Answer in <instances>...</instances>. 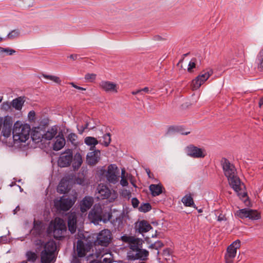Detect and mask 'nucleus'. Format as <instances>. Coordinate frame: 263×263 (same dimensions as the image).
<instances>
[{"instance_id":"nucleus-1","label":"nucleus","mask_w":263,"mask_h":263,"mask_svg":"<svg viewBox=\"0 0 263 263\" xmlns=\"http://www.w3.org/2000/svg\"><path fill=\"white\" fill-rule=\"evenodd\" d=\"M220 162L223 173L227 178L230 185L236 193H238L241 190V183L237 175L235 166L225 158H222Z\"/></svg>"},{"instance_id":"nucleus-2","label":"nucleus","mask_w":263,"mask_h":263,"mask_svg":"<svg viewBox=\"0 0 263 263\" xmlns=\"http://www.w3.org/2000/svg\"><path fill=\"white\" fill-rule=\"evenodd\" d=\"M30 127L28 124L16 122L12 130L13 138L15 142H25L29 139Z\"/></svg>"},{"instance_id":"nucleus-3","label":"nucleus","mask_w":263,"mask_h":263,"mask_svg":"<svg viewBox=\"0 0 263 263\" xmlns=\"http://www.w3.org/2000/svg\"><path fill=\"white\" fill-rule=\"evenodd\" d=\"M56 249L57 246L54 241L50 240L45 243L41 252V262L54 263L55 261L54 253Z\"/></svg>"},{"instance_id":"nucleus-4","label":"nucleus","mask_w":263,"mask_h":263,"mask_svg":"<svg viewBox=\"0 0 263 263\" xmlns=\"http://www.w3.org/2000/svg\"><path fill=\"white\" fill-rule=\"evenodd\" d=\"M50 227L52 229L54 237L57 239L63 237L66 231V227L64 220L60 218H56L51 221Z\"/></svg>"},{"instance_id":"nucleus-5","label":"nucleus","mask_w":263,"mask_h":263,"mask_svg":"<svg viewBox=\"0 0 263 263\" xmlns=\"http://www.w3.org/2000/svg\"><path fill=\"white\" fill-rule=\"evenodd\" d=\"M77 194H74L72 197H61L59 199L54 200V206L58 210L63 211L69 210L74 204L77 200Z\"/></svg>"},{"instance_id":"nucleus-6","label":"nucleus","mask_w":263,"mask_h":263,"mask_svg":"<svg viewBox=\"0 0 263 263\" xmlns=\"http://www.w3.org/2000/svg\"><path fill=\"white\" fill-rule=\"evenodd\" d=\"M107 214L108 219H109V214L104 213L101 206L100 204H95L93 209L88 214L89 219L95 224H98L99 222L103 220L105 221L106 215Z\"/></svg>"},{"instance_id":"nucleus-7","label":"nucleus","mask_w":263,"mask_h":263,"mask_svg":"<svg viewBox=\"0 0 263 263\" xmlns=\"http://www.w3.org/2000/svg\"><path fill=\"white\" fill-rule=\"evenodd\" d=\"M213 74L211 68H206L202 70L200 73L192 81L191 87L193 90H197Z\"/></svg>"},{"instance_id":"nucleus-8","label":"nucleus","mask_w":263,"mask_h":263,"mask_svg":"<svg viewBox=\"0 0 263 263\" xmlns=\"http://www.w3.org/2000/svg\"><path fill=\"white\" fill-rule=\"evenodd\" d=\"M186 155L193 158H203L206 155V152L204 148L199 147L193 144H190L185 148Z\"/></svg>"},{"instance_id":"nucleus-9","label":"nucleus","mask_w":263,"mask_h":263,"mask_svg":"<svg viewBox=\"0 0 263 263\" xmlns=\"http://www.w3.org/2000/svg\"><path fill=\"white\" fill-rule=\"evenodd\" d=\"M240 246V241L237 240L228 247L227 253L225 254L226 263H233L234 259L236 255L237 250L239 248Z\"/></svg>"},{"instance_id":"nucleus-10","label":"nucleus","mask_w":263,"mask_h":263,"mask_svg":"<svg viewBox=\"0 0 263 263\" xmlns=\"http://www.w3.org/2000/svg\"><path fill=\"white\" fill-rule=\"evenodd\" d=\"M119 173L116 164H110L107 167L105 174L107 180L111 183L116 184L119 181Z\"/></svg>"},{"instance_id":"nucleus-11","label":"nucleus","mask_w":263,"mask_h":263,"mask_svg":"<svg viewBox=\"0 0 263 263\" xmlns=\"http://www.w3.org/2000/svg\"><path fill=\"white\" fill-rule=\"evenodd\" d=\"M122 240L123 242L129 245V247L133 252H136L142 248L143 241L141 239L136 238L134 236H123Z\"/></svg>"},{"instance_id":"nucleus-12","label":"nucleus","mask_w":263,"mask_h":263,"mask_svg":"<svg viewBox=\"0 0 263 263\" xmlns=\"http://www.w3.org/2000/svg\"><path fill=\"white\" fill-rule=\"evenodd\" d=\"M111 238V234L109 230L104 229L98 235L96 242L102 246H107Z\"/></svg>"},{"instance_id":"nucleus-13","label":"nucleus","mask_w":263,"mask_h":263,"mask_svg":"<svg viewBox=\"0 0 263 263\" xmlns=\"http://www.w3.org/2000/svg\"><path fill=\"white\" fill-rule=\"evenodd\" d=\"M72 159V151L68 149L60 155L58 161V164L60 167H67L70 164Z\"/></svg>"},{"instance_id":"nucleus-14","label":"nucleus","mask_w":263,"mask_h":263,"mask_svg":"<svg viewBox=\"0 0 263 263\" xmlns=\"http://www.w3.org/2000/svg\"><path fill=\"white\" fill-rule=\"evenodd\" d=\"M99 87L106 92L117 93L118 92V85L109 81H102L99 83Z\"/></svg>"},{"instance_id":"nucleus-15","label":"nucleus","mask_w":263,"mask_h":263,"mask_svg":"<svg viewBox=\"0 0 263 263\" xmlns=\"http://www.w3.org/2000/svg\"><path fill=\"white\" fill-rule=\"evenodd\" d=\"M148 255V252L146 250H141V248L135 253L132 251L127 253V258L129 260H134L136 259L145 260Z\"/></svg>"},{"instance_id":"nucleus-16","label":"nucleus","mask_w":263,"mask_h":263,"mask_svg":"<svg viewBox=\"0 0 263 263\" xmlns=\"http://www.w3.org/2000/svg\"><path fill=\"white\" fill-rule=\"evenodd\" d=\"M135 230L139 233H146L152 229L151 224L146 221L143 220L139 221L135 223Z\"/></svg>"},{"instance_id":"nucleus-17","label":"nucleus","mask_w":263,"mask_h":263,"mask_svg":"<svg viewBox=\"0 0 263 263\" xmlns=\"http://www.w3.org/2000/svg\"><path fill=\"white\" fill-rule=\"evenodd\" d=\"M97 191L99 195L98 198L101 199L108 198L111 194L109 189L106 185L103 184H99L97 187Z\"/></svg>"},{"instance_id":"nucleus-18","label":"nucleus","mask_w":263,"mask_h":263,"mask_svg":"<svg viewBox=\"0 0 263 263\" xmlns=\"http://www.w3.org/2000/svg\"><path fill=\"white\" fill-rule=\"evenodd\" d=\"M77 215L75 212L71 213L68 216V226L71 233H74L77 229Z\"/></svg>"},{"instance_id":"nucleus-19","label":"nucleus","mask_w":263,"mask_h":263,"mask_svg":"<svg viewBox=\"0 0 263 263\" xmlns=\"http://www.w3.org/2000/svg\"><path fill=\"white\" fill-rule=\"evenodd\" d=\"M93 203V199L91 197H85L80 203L81 211L83 213L86 212L90 208Z\"/></svg>"},{"instance_id":"nucleus-20","label":"nucleus","mask_w":263,"mask_h":263,"mask_svg":"<svg viewBox=\"0 0 263 263\" xmlns=\"http://www.w3.org/2000/svg\"><path fill=\"white\" fill-rule=\"evenodd\" d=\"M100 151H93L88 153L86 157L87 163L89 165L96 164L100 158Z\"/></svg>"},{"instance_id":"nucleus-21","label":"nucleus","mask_w":263,"mask_h":263,"mask_svg":"<svg viewBox=\"0 0 263 263\" xmlns=\"http://www.w3.org/2000/svg\"><path fill=\"white\" fill-rule=\"evenodd\" d=\"M65 144V140L63 136H58L55 138V141L53 144V148L54 151L61 149Z\"/></svg>"},{"instance_id":"nucleus-22","label":"nucleus","mask_w":263,"mask_h":263,"mask_svg":"<svg viewBox=\"0 0 263 263\" xmlns=\"http://www.w3.org/2000/svg\"><path fill=\"white\" fill-rule=\"evenodd\" d=\"M149 190L153 196H157L160 195L162 193L163 189L161 184H151L149 187Z\"/></svg>"},{"instance_id":"nucleus-23","label":"nucleus","mask_w":263,"mask_h":263,"mask_svg":"<svg viewBox=\"0 0 263 263\" xmlns=\"http://www.w3.org/2000/svg\"><path fill=\"white\" fill-rule=\"evenodd\" d=\"M168 132L170 133H178L184 135H187L190 133V131H185L183 127L181 126H171L168 128Z\"/></svg>"},{"instance_id":"nucleus-24","label":"nucleus","mask_w":263,"mask_h":263,"mask_svg":"<svg viewBox=\"0 0 263 263\" xmlns=\"http://www.w3.org/2000/svg\"><path fill=\"white\" fill-rule=\"evenodd\" d=\"M77 251L79 257H84L86 254V250L83 242L78 240L77 243Z\"/></svg>"},{"instance_id":"nucleus-25","label":"nucleus","mask_w":263,"mask_h":263,"mask_svg":"<svg viewBox=\"0 0 263 263\" xmlns=\"http://www.w3.org/2000/svg\"><path fill=\"white\" fill-rule=\"evenodd\" d=\"M57 134V128L55 127H52L49 129L44 135L42 138L45 139L50 140L52 139Z\"/></svg>"},{"instance_id":"nucleus-26","label":"nucleus","mask_w":263,"mask_h":263,"mask_svg":"<svg viewBox=\"0 0 263 263\" xmlns=\"http://www.w3.org/2000/svg\"><path fill=\"white\" fill-rule=\"evenodd\" d=\"M182 202L185 206H193L194 203L193 197L191 194L186 195L182 199Z\"/></svg>"},{"instance_id":"nucleus-27","label":"nucleus","mask_w":263,"mask_h":263,"mask_svg":"<svg viewBox=\"0 0 263 263\" xmlns=\"http://www.w3.org/2000/svg\"><path fill=\"white\" fill-rule=\"evenodd\" d=\"M82 163V159L80 154H77L74 156L72 161V167L74 170H78Z\"/></svg>"},{"instance_id":"nucleus-28","label":"nucleus","mask_w":263,"mask_h":263,"mask_svg":"<svg viewBox=\"0 0 263 263\" xmlns=\"http://www.w3.org/2000/svg\"><path fill=\"white\" fill-rule=\"evenodd\" d=\"M57 190L60 194H65L68 190V185L66 180L62 179L58 186Z\"/></svg>"},{"instance_id":"nucleus-29","label":"nucleus","mask_w":263,"mask_h":263,"mask_svg":"<svg viewBox=\"0 0 263 263\" xmlns=\"http://www.w3.org/2000/svg\"><path fill=\"white\" fill-rule=\"evenodd\" d=\"M260 214L257 211L251 209H248V218L251 220H258L260 218Z\"/></svg>"},{"instance_id":"nucleus-30","label":"nucleus","mask_w":263,"mask_h":263,"mask_svg":"<svg viewBox=\"0 0 263 263\" xmlns=\"http://www.w3.org/2000/svg\"><path fill=\"white\" fill-rule=\"evenodd\" d=\"M24 101L21 97L16 98L12 101V106L16 110H21L23 105Z\"/></svg>"},{"instance_id":"nucleus-31","label":"nucleus","mask_w":263,"mask_h":263,"mask_svg":"<svg viewBox=\"0 0 263 263\" xmlns=\"http://www.w3.org/2000/svg\"><path fill=\"white\" fill-rule=\"evenodd\" d=\"M248 209L249 208H244L237 210L234 213L235 216L241 219L247 218L248 216Z\"/></svg>"},{"instance_id":"nucleus-32","label":"nucleus","mask_w":263,"mask_h":263,"mask_svg":"<svg viewBox=\"0 0 263 263\" xmlns=\"http://www.w3.org/2000/svg\"><path fill=\"white\" fill-rule=\"evenodd\" d=\"M85 143L91 147V149L94 147L98 143L96 138L92 137H87L84 139Z\"/></svg>"},{"instance_id":"nucleus-33","label":"nucleus","mask_w":263,"mask_h":263,"mask_svg":"<svg viewBox=\"0 0 263 263\" xmlns=\"http://www.w3.org/2000/svg\"><path fill=\"white\" fill-rule=\"evenodd\" d=\"M42 76L45 79L50 80L60 85L61 84V80L58 76L45 73H42Z\"/></svg>"},{"instance_id":"nucleus-34","label":"nucleus","mask_w":263,"mask_h":263,"mask_svg":"<svg viewBox=\"0 0 263 263\" xmlns=\"http://www.w3.org/2000/svg\"><path fill=\"white\" fill-rule=\"evenodd\" d=\"M20 30L18 29H14L10 31L7 35V37L9 39H14L20 36Z\"/></svg>"},{"instance_id":"nucleus-35","label":"nucleus","mask_w":263,"mask_h":263,"mask_svg":"<svg viewBox=\"0 0 263 263\" xmlns=\"http://www.w3.org/2000/svg\"><path fill=\"white\" fill-rule=\"evenodd\" d=\"M111 141L110 135L109 133L105 134L103 137V141H101V143L105 146L109 145Z\"/></svg>"},{"instance_id":"nucleus-36","label":"nucleus","mask_w":263,"mask_h":263,"mask_svg":"<svg viewBox=\"0 0 263 263\" xmlns=\"http://www.w3.org/2000/svg\"><path fill=\"white\" fill-rule=\"evenodd\" d=\"M26 257L28 261L34 262L37 258V255L32 251H28L26 253Z\"/></svg>"},{"instance_id":"nucleus-37","label":"nucleus","mask_w":263,"mask_h":263,"mask_svg":"<svg viewBox=\"0 0 263 263\" xmlns=\"http://www.w3.org/2000/svg\"><path fill=\"white\" fill-rule=\"evenodd\" d=\"M97 78V74L95 73H88L85 75L84 79L87 82H93Z\"/></svg>"},{"instance_id":"nucleus-38","label":"nucleus","mask_w":263,"mask_h":263,"mask_svg":"<svg viewBox=\"0 0 263 263\" xmlns=\"http://www.w3.org/2000/svg\"><path fill=\"white\" fill-rule=\"evenodd\" d=\"M78 139L77 135L74 133H70L68 135L67 139L72 144L76 145Z\"/></svg>"},{"instance_id":"nucleus-39","label":"nucleus","mask_w":263,"mask_h":263,"mask_svg":"<svg viewBox=\"0 0 263 263\" xmlns=\"http://www.w3.org/2000/svg\"><path fill=\"white\" fill-rule=\"evenodd\" d=\"M197 60L195 58H193L189 62L187 67V71L189 72H193V69L196 67Z\"/></svg>"},{"instance_id":"nucleus-40","label":"nucleus","mask_w":263,"mask_h":263,"mask_svg":"<svg viewBox=\"0 0 263 263\" xmlns=\"http://www.w3.org/2000/svg\"><path fill=\"white\" fill-rule=\"evenodd\" d=\"M125 170L122 169L121 171V179L120 180V184L123 186H126L128 184V181L125 177Z\"/></svg>"},{"instance_id":"nucleus-41","label":"nucleus","mask_w":263,"mask_h":263,"mask_svg":"<svg viewBox=\"0 0 263 263\" xmlns=\"http://www.w3.org/2000/svg\"><path fill=\"white\" fill-rule=\"evenodd\" d=\"M151 209V206L149 203H145L141 204L139 209L140 212H146Z\"/></svg>"},{"instance_id":"nucleus-42","label":"nucleus","mask_w":263,"mask_h":263,"mask_svg":"<svg viewBox=\"0 0 263 263\" xmlns=\"http://www.w3.org/2000/svg\"><path fill=\"white\" fill-rule=\"evenodd\" d=\"M42 136L43 135L40 134L39 132H34L31 135V138L35 142H39L41 141L42 138H43Z\"/></svg>"},{"instance_id":"nucleus-43","label":"nucleus","mask_w":263,"mask_h":263,"mask_svg":"<svg viewBox=\"0 0 263 263\" xmlns=\"http://www.w3.org/2000/svg\"><path fill=\"white\" fill-rule=\"evenodd\" d=\"M104 255H108L109 257H105L103 259L102 263H111L112 262V255L110 253H102L101 254L102 256Z\"/></svg>"},{"instance_id":"nucleus-44","label":"nucleus","mask_w":263,"mask_h":263,"mask_svg":"<svg viewBox=\"0 0 263 263\" xmlns=\"http://www.w3.org/2000/svg\"><path fill=\"white\" fill-rule=\"evenodd\" d=\"M155 249L158 250L163 246V243L160 241H157L154 243Z\"/></svg>"},{"instance_id":"nucleus-45","label":"nucleus","mask_w":263,"mask_h":263,"mask_svg":"<svg viewBox=\"0 0 263 263\" xmlns=\"http://www.w3.org/2000/svg\"><path fill=\"white\" fill-rule=\"evenodd\" d=\"M139 203V200L136 198L132 199V204L134 208H137Z\"/></svg>"},{"instance_id":"nucleus-46","label":"nucleus","mask_w":263,"mask_h":263,"mask_svg":"<svg viewBox=\"0 0 263 263\" xmlns=\"http://www.w3.org/2000/svg\"><path fill=\"white\" fill-rule=\"evenodd\" d=\"M3 52H7L9 55H12L15 52V51L13 49H10L9 48H4Z\"/></svg>"},{"instance_id":"nucleus-47","label":"nucleus","mask_w":263,"mask_h":263,"mask_svg":"<svg viewBox=\"0 0 263 263\" xmlns=\"http://www.w3.org/2000/svg\"><path fill=\"white\" fill-rule=\"evenodd\" d=\"M69 84L71 85L72 87H73L74 88H75L77 89L81 90H86V88L79 86L76 85L73 82H69Z\"/></svg>"},{"instance_id":"nucleus-48","label":"nucleus","mask_w":263,"mask_h":263,"mask_svg":"<svg viewBox=\"0 0 263 263\" xmlns=\"http://www.w3.org/2000/svg\"><path fill=\"white\" fill-rule=\"evenodd\" d=\"M35 112L33 110L30 111L28 113V117L30 120H33L35 117Z\"/></svg>"},{"instance_id":"nucleus-49","label":"nucleus","mask_w":263,"mask_h":263,"mask_svg":"<svg viewBox=\"0 0 263 263\" xmlns=\"http://www.w3.org/2000/svg\"><path fill=\"white\" fill-rule=\"evenodd\" d=\"M227 220V217H226L225 215H223L222 214H220L217 218V220L218 221H226Z\"/></svg>"},{"instance_id":"nucleus-50","label":"nucleus","mask_w":263,"mask_h":263,"mask_svg":"<svg viewBox=\"0 0 263 263\" xmlns=\"http://www.w3.org/2000/svg\"><path fill=\"white\" fill-rule=\"evenodd\" d=\"M10 108V103L8 102H4L2 104V108L5 110H8Z\"/></svg>"},{"instance_id":"nucleus-51","label":"nucleus","mask_w":263,"mask_h":263,"mask_svg":"<svg viewBox=\"0 0 263 263\" xmlns=\"http://www.w3.org/2000/svg\"><path fill=\"white\" fill-rule=\"evenodd\" d=\"M81 259L79 258L78 257L73 256L71 263H81Z\"/></svg>"},{"instance_id":"nucleus-52","label":"nucleus","mask_w":263,"mask_h":263,"mask_svg":"<svg viewBox=\"0 0 263 263\" xmlns=\"http://www.w3.org/2000/svg\"><path fill=\"white\" fill-rule=\"evenodd\" d=\"M76 182H77V183H78L79 184H81V185L84 184V180L81 178H77L76 179Z\"/></svg>"},{"instance_id":"nucleus-53","label":"nucleus","mask_w":263,"mask_h":263,"mask_svg":"<svg viewBox=\"0 0 263 263\" xmlns=\"http://www.w3.org/2000/svg\"><path fill=\"white\" fill-rule=\"evenodd\" d=\"M258 69H260V71L263 70V59L260 61L258 65Z\"/></svg>"},{"instance_id":"nucleus-54","label":"nucleus","mask_w":263,"mask_h":263,"mask_svg":"<svg viewBox=\"0 0 263 263\" xmlns=\"http://www.w3.org/2000/svg\"><path fill=\"white\" fill-rule=\"evenodd\" d=\"M140 90H141V95H143V92H145L146 93H148L149 91V88L148 87H144V88L140 89Z\"/></svg>"},{"instance_id":"nucleus-55","label":"nucleus","mask_w":263,"mask_h":263,"mask_svg":"<svg viewBox=\"0 0 263 263\" xmlns=\"http://www.w3.org/2000/svg\"><path fill=\"white\" fill-rule=\"evenodd\" d=\"M78 56L79 55L77 54H71L69 56V58L73 60H76L78 59Z\"/></svg>"},{"instance_id":"nucleus-56","label":"nucleus","mask_w":263,"mask_h":263,"mask_svg":"<svg viewBox=\"0 0 263 263\" xmlns=\"http://www.w3.org/2000/svg\"><path fill=\"white\" fill-rule=\"evenodd\" d=\"M141 90H140V89L138 90H137V91H133V92H132V93L133 95H137V94H138V93H140V94H141Z\"/></svg>"},{"instance_id":"nucleus-57","label":"nucleus","mask_w":263,"mask_h":263,"mask_svg":"<svg viewBox=\"0 0 263 263\" xmlns=\"http://www.w3.org/2000/svg\"><path fill=\"white\" fill-rule=\"evenodd\" d=\"M263 105V97L261 98L259 101V106L260 107Z\"/></svg>"},{"instance_id":"nucleus-58","label":"nucleus","mask_w":263,"mask_h":263,"mask_svg":"<svg viewBox=\"0 0 263 263\" xmlns=\"http://www.w3.org/2000/svg\"><path fill=\"white\" fill-rule=\"evenodd\" d=\"M258 55L260 57H263V49H262L260 51V52L258 54Z\"/></svg>"},{"instance_id":"nucleus-59","label":"nucleus","mask_w":263,"mask_h":263,"mask_svg":"<svg viewBox=\"0 0 263 263\" xmlns=\"http://www.w3.org/2000/svg\"><path fill=\"white\" fill-rule=\"evenodd\" d=\"M146 172H147L149 177H151V176H150V173H151L150 170H146Z\"/></svg>"},{"instance_id":"nucleus-60","label":"nucleus","mask_w":263,"mask_h":263,"mask_svg":"<svg viewBox=\"0 0 263 263\" xmlns=\"http://www.w3.org/2000/svg\"><path fill=\"white\" fill-rule=\"evenodd\" d=\"M149 248H152V249H155L154 246V243H152V244H151V245L149 246Z\"/></svg>"},{"instance_id":"nucleus-61","label":"nucleus","mask_w":263,"mask_h":263,"mask_svg":"<svg viewBox=\"0 0 263 263\" xmlns=\"http://www.w3.org/2000/svg\"><path fill=\"white\" fill-rule=\"evenodd\" d=\"M3 48L0 47V52H3Z\"/></svg>"},{"instance_id":"nucleus-62","label":"nucleus","mask_w":263,"mask_h":263,"mask_svg":"<svg viewBox=\"0 0 263 263\" xmlns=\"http://www.w3.org/2000/svg\"><path fill=\"white\" fill-rule=\"evenodd\" d=\"M202 212V210L201 209L198 210V212L199 213H201Z\"/></svg>"},{"instance_id":"nucleus-63","label":"nucleus","mask_w":263,"mask_h":263,"mask_svg":"<svg viewBox=\"0 0 263 263\" xmlns=\"http://www.w3.org/2000/svg\"><path fill=\"white\" fill-rule=\"evenodd\" d=\"M2 99H3V97H0V103L2 102Z\"/></svg>"},{"instance_id":"nucleus-64","label":"nucleus","mask_w":263,"mask_h":263,"mask_svg":"<svg viewBox=\"0 0 263 263\" xmlns=\"http://www.w3.org/2000/svg\"><path fill=\"white\" fill-rule=\"evenodd\" d=\"M3 41V39L2 37H0V42L2 41Z\"/></svg>"}]
</instances>
